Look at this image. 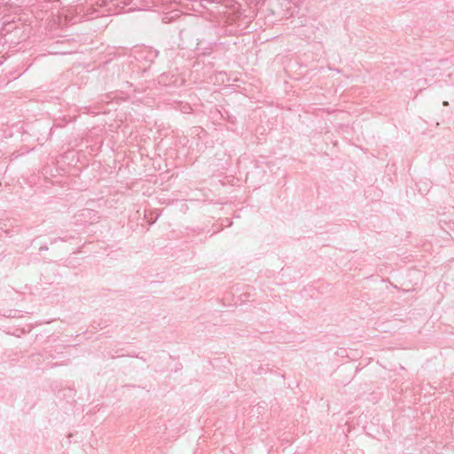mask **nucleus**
<instances>
[{"instance_id":"nucleus-3","label":"nucleus","mask_w":454,"mask_h":454,"mask_svg":"<svg viewBox=\"0 0 454 454\" xmlns=\"http://www.w3.org/2000/svg\"><path fill=\"white\" fill-rule=\"evenodd\" d=\"M448 105H449L448 101L443 102V106H448Z\"/></svg>"},{"instance_id":"nucleus-1","label":"nucleus","mask_w":454,"mask_h":454,"mask_svg":"<svg viewBox=\"0 0 454 454\" xmlns=\"http://www.w3.org/2000/svg\"><path fill=\"white\" fill-rule=\"evenodd\" d=\"M82 215H95V211L91 210V209H83L82 210Z\"/></svg>"},{"instance_id":"nucleus-4","label":"nucleus","mask_w":454,"mask_h":454,"mask_svg":"<svg viewBox=\"0 0 454 454\" xmlns=\"http://www.w3.org/2000/svg\"><path fill=\"white\" fill-rule=\"evenodd\" d=\"M59 240H61V241H66L67 239H63V238H59Z\"/></svg>"},{"instance_id":"nucleus-2","label":"nucleus","mask_w":454,"mask_h":454,"mask_svg":"<svg viewBox=\"0 0 454 454\" xmlns=\"http://www.w3.org/2000/svg\"><path fill=\"white\" fill-rule=\"evenodd\" d=\"M39 250L42 252V251H47L48 250V247L47 246H42Z\"/></svg>"}]
</instances>
